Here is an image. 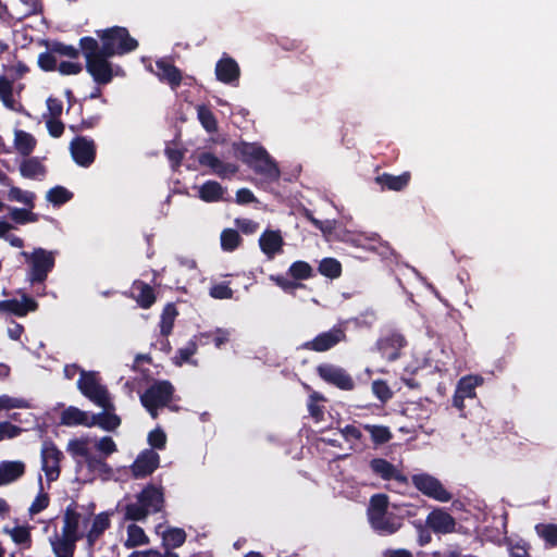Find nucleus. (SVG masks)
I'll return each mask as SVG.
<instances>
[{"label":"nucleus","instance_id":"nucleus-49","mask_svg":"<svg viewBox=\"0 0 557 557\" xmlns=\"http://www.w3.org/2000/svg\"><path fill=\"white\" fill-rule=\"evenodd\" d=\"M12 537V541L17 545H27V547L32 544V534L30 529L24 525L14 527L12 530L8 531Z\"/></svg>","mask_w":557,"mask_h":557},{"label":"nucleus","instance_id":"nucleus-37","mask_svg":"<svg viewBox=\"0 0 557 557\" xmlns=\"http://www.w3.org/2000/svg\"><path fill=\"white\" fill-rule=\"evenodd\" d=\"M20 173L25 178H35L39 175H45L46 168L38 158H28L22 161Z\"/></svg>","mask_w":557,"mask_h":557},{"label":"nucleus","instance_id":"nucleus-35","mask_svg":"<svg viewBox=\"0 0 557 557\" xmlns=\"http://www.w3.org/2000/svg\"><path fill=\"white\" fill-rule=\"evenodd\" d=\"M186 532L182 528H169L162 533V546L164 548L181 547L186 541Z\"/></svg>","mask_w":557,"mask_h":557},{"label":"nucleus","instance_id":"nucleus-6","mask_svg":"<svg viewBox=\"0 0 557 557\" xmlns=\"http://www.w3.org/2000/svg\"><path fill=\"white\" fill-rule=\"evenodd\" d=\"M77 387L85 397L103 408V410L114 409L108 389L99 383L96 372L82 370Z\"/></svg>","mask_w":557,"mask_h":557},{"label":"nucleus","instance_id":"nucleus-11","mask_svg":"<svg viewBox=\"0 0 557 557\" xmlns=\"http://www.w3.org/2000/svg\"><path fill=\"white\" fill-rule=\"evenodd\" d=\"M174 387L170 381H157L140 395V403L150 407H165L173 398Z\"/></svg>","mask_w":557,"mask_h":557},{"label":"nucleus","instance_id":"nucleus-51","mask_svg":"<svg viewBox=\"0 0 557 557\" xmlns=\"http://www.w3.org/2000/svg\"><path fill=\"white\" fill-rule=\"evenodd\" d=\"M372 393L383 404L393 397V392L384 380H374L372 382Z\"/></svg>","mask_w":557,"mask_h":557},{"label":"nucleus","instance_id":"nucleus-56","mask_svg":"<svg viewBox=\"0 0 557 557\" xmlns=\"http://www.w3.org/2000/svg\"><path fill=\"white\" fill-rule=\"evenodd\" d=\"M87 467L92 471H100L106 474H110L112 472L111 467L102 459L97 456L90 455L86 459Z\"/></svg>","mask_w":557,"mask_h":557},{"label":"nucleus","instance_id":"nucleus-25","mask_svg":"<svg viewBox=\"0 0 557 557\" xmlns=\"http://www.w3.org/2000/svg\"><path fill=\"white\" fill-rule=\"evenodd\" d=\"M132 295L140 308L148 309L156 302L153 288L146 282L136 280L132 285Z\"/></svg>","mask_w":557,"mask_h":557},{"label":"nucleus","instance_id":"nucleus-55","mask_svg":"<svg viewBox=\"0 0 557 557\" xmlns=\"http://www.w3.org/2000/svg\"><path fill=\"white\" fill-rule=\"evenodd\" d=\"M38 66L45 72L55 71L58 63L54 53L50 50L40 53L38 57Z\"/></svg>","mask_w":557,"mask_h":557},{"label":"nucleus","instance_id":"nucleus-16","mask_svg":"<svg viewBox=\"0 0 557 557\" xmlns=\"http://www.w3.org/2000/svg\"><path fill=\"white\" fill-rule=\"evenodd\" d=\"M38 302L30 296L23 294L22 299L0 300V312L10 313L18 318L27 315L38 309Z\"/></svg>","mask_w":557,"mask_h":557},{"label":"nucleus","instance_id":"nucleus-4","mask_svg":"<svg viewBox=\"0 0 557 557\" xmlns=\"http://www.w3.org/2000/svg\"><path fill=\"white\" fill-rule=\"evenodd\" d=\"M96 34L101 41L99 50L104 55H124L138 48V41L129 35L126 27L112 26L96 30Z\"/></svg>","mask_w":557,"mask_h":557},{"label":"nucleus","instance_id":"nucleus-12","mask_svg":"<svg viewBox=\"0 0 557 557\" xmlns=\"http://www.w3.org/2000/svg\"><path fill=\"white\" fill-rule=\"evenodd\" d=\"M70 151L75 163L83 168L90 166L96 159L94 140L84 136H77L71 141Z\"/></svg>","mask_w":557,"mask_h":557},{"label":"nucleus","instance_id":"nucleus-62","mask_svg":"<svg viewBox=\"0 0 557 557\" xmlns=\"http://www.w3.org/2000/svg\"><path fill=\"white\" fill-rule=\"evenodd\" d=\"M392 510L394 511L395 516L399 518V522L401 523L406 517L416 515L414 507L410 504H392Z\"/></svg>","mask_w":557,"mask_h":557},{"label":"nucleus","instance_id":"nucleus-43","mask_svg":"<svg viewBox=\"0 0 557 557\" xmlns=\"http://www.w3.org/2000/svg\"><path fill=\"white\" fill-rule=\"evenodd\" d=\"M36 195L32 191H26L21 189L20 187L12 186L8 191V199L10 201L22 202L27 206L29 209L35 207Z\"/></svg>","mask_w":557,"mask_h":557},{"label":"nucleus","instance_id":"nucleus-17","mask_svg":"<svg viewBox=\"0 0 557 557\" xmlns=\"http://www.w3.org/2000/svg\"><path fill=\"white\" fill-rule=\"evenodd\" d=\"M216 79L223 84L236 86L240 77V69L235 59L222 57L215 64Z\"/></svg>","mask_w":557,"mask_h":557},{"label":"nucleus","instance_id":"nucleus-58","mask_svg":"<svg viewBox=\"0 0 557 557\" xmlns=\"http://www.w3.org/2000/svg\"><path fill=\"white\" fill-rule=\"evenodd\" d=\"M210 296L215 299H230L233 297V290L226 283H219L210 288Z\"/></svg>","mask_w":557,"mask_h":557},{"label":"nucleus","instance_id":"nucleus-61","mask_svg":"<svg viewBox=\"0 0 557 557\" xmlns=\"http://www.w3.org/2000/svg\"><path fill=\"white\" fill-rule=\"evenodd\" d=\"M69 449L73 455L83 457L85 460L91 455L87 447V443L81 440L72 441L69 444Z\"/></svg>","mask_w":557,"mask_h":557},{"label":"nucleus","instance_id":"nucleus-21","mask_svg":"<svg viewBox=\"0 0 557 557\" xmlns=\"http://www.w3.org/2000/svg\"><path fill=\"white\" fill-rule=\"evenodd\" d=\"M156 74L161 82L168 83L172 89L181 86L183 79L182 71L172 62L161 59L156 62Z\"/></svg>","mask_w":557,"mask_h":557},{"label":"nucleus","instance_id":"nucleus-52","mask_svg":"<svg viewBox=\"0 0 557 557\" xmlns=\"http://www.w3.org/2000/svg\"><path fill=\"white\" fill-rule=\"evenodd\" d=\"M323 399V396L317 392L309 397L308 411L315 421H321L324 418L323 407L319 405V401Z\"/></svg>","mask_w":557,"mask_h":557},{"label":"nucleus","instance_id":"nucleus-30","mask_svg":"<svg viewBox=\"0 0 557 557\" xmlns=\"http://www.w3.org/2000/svg\"><path fill=\"white\" fill-rule=\"evenodd\" d=\"M76 503L72 502L64 512V524L62 528L63 535L78 536V525L81 515L76 511Z\"/></svg>","mask_w":557,"mask_h":557},{"label":"nucleus","instance_id":"nucleus-33","mask_svg":"<svg viewBox=\"0 0 557 557\" xmlns=\"http://www.w3.org/2000/svg\"><path fill=\"white\" fill-rule=\"evenodd\" d=\"M35 137L22 129L15 131L14 146L18 153L23 157H28L36 147Z\"/></svg>","mask_w":557,"mask_h":557},{"label":"nucleus","instance_id":"nucleus-41","mask_svg":"<svg viewBox=\"0 0 557 557\" xmlns=\"http://www.w3.org/2000/svg\"><path fill=\"white\" fill-rule=\"evenodd\" d=\"M197 116H198L200 124L208 133H214L218 131L216 117L209 107H207L205 104L198 106L197 107Z\"/></svg>","mask_w":557,"mask_h":557},{"label":"nucleus","instance_id":"nucleus-2","mask_svg":"<svg viewBox=\"0 0 557 557\" xmlns=\"http://www.w3.org/2000/svg\"><path fill=\"white\" fill-rule=\"evenodd\" d=\"M79 49L86 60V71L97 85H108L114 77L112 63L109 61L112 55H104L99 50V42L90 36L79 39Z\"/></svg>","mask_w":557,"mask_h":557},{"label":"nucleus","instance_id":"nucleus-60","mask_svg":"<svg viewBox=\"0 0 557 557\" xmlns=\"http://www.w3.org/2000/svg\"><path fill=\"white\" fill-rule=\"evenodd\" d=\"M271 280L284 292H290L302 286V284L297 283L294 278L289 280L284 275L271 276Z\"/></svg>","mask_w":557,"mask_h":557},{"label":"nucleus","instance_id":"nucleus-57","mask_svg":"<svg viewBox=\"0 0 557 557\" xmlns=\"http://www.w3.org/2000/svg\"><path fill=\"white\" fill-rule=\"evenodd\" d=\"M22 433V428L9 421L0 422V442L5 438H14Z\"/></svg>","mask_w":557,"mask_h":557},{"label":"nucleus","instance_id":"nucleus-1","mask_svg":"<svg viewBox=\"0 0 557 557\" xmlns=\"http://www.w3.org/2000/svg\"><path fill=\"white\" fill-rule=\"evenodd\" d=\"M233 151L235 156L256 174L271 182H275L280 178L281 171L276 162L259 143H233Z\"/></svg>","mask_w":557,"mask_h":557},{"label":"nucleus","instance_id":"nucleus-26","mask_svg":"<svg viewBox=\"0 0 557 557\" xmlns=\"http://www.w3.org/2000/svg\"><path fill=\"white\" fill-rule=\"evenodd\" d=\"M226 188L216 181H206L198 189V197L205 202L230 201L224 198Z\"/></svg>","mask_w":557,"mask_h":557},{"label":"nucleus","instance_id":"nucleus-8","mask_svg":"<svg viewBox=\"0 0 557 557\" xmlns=\"http://www.w3.org/2000/svg\"><path fill=\"white\" fill-rule=\"evenodd\" d=\"M347 338L345 329L341 325H334L331 330L318 334L311 341H307L301 344L300 348L304 350H310L315 352H324Z\"/></svg>","mask_w":557,"mask_h":557},{"label":"nucleus","instance_id":"nucleus-9","mask_svg":"<svg viewBox=\"0 0 557 557\" xmlns=\"http://www.w3.org/2000/svg\"><path fill=\"white\" fill-rule=\"evenodd\" d=\"M414 487L425 496L435 500L446 503L453 495L443 486L441 481L428 473L414 474L411 478Z\"/></svg>","mask_w":557,"mask_h":557},{"label":"nucleus","instance_id":"nucleus-13","mask_svg":"<svg viewBox=\"0 0 557 557\" xmlns=\"http://www.w3.org/2000/svg\"><path fill=\"white\" fill-rule=\"evenodd\" d=\"M62 451L53 443H45L41 449L42 470L47 480L52 482L58 480L61 469L60 461Z\"/></svg>","mask_w":557,"mask_h":557},{"label":"nucleus","instance_id":"nucleus-38","mask_svg":"<svg viewBox=\"0 0 557 557\" xmlns=\"http://www.w3.org/2000/svg\"><path fill=\"white\" fill-rule=\"evenodd\" d=\"M147 544H149V537L144 529L135 523L129 524L127 527V540L124 543L125 547L133 548Z\"/></svg>","mask_w":557,"mask_h":557},{"label":"nucleus","instance_id":"nucleus-50","mask_svg":"<svg viewBox=\"0 0 557 557\" xmlns=\"http://www.w3.org/2000/svg\"><path fill=\"white\" fill-rule=\"evenodd\" d=\"M48 50L60 55L69 57L71 59H77L79 55V49L71 45H65L61 41H52L48 45Z\"/></svg>","mask_w":557,"mask_h":557},{"label":"nucleus","instance_id":"nucleus-18","mask_svg":"<svg viewBox=\"0 0 557 557\" xmlns=\"http://www.w3.org/2000/svg\"><path fill=\"white\" fill-rule=\"evenodd\" d=\"M369 467L372 473L384 481H396L407 484V476L400 472L392 462L384 458H373L370 460Z\"/></svg>","mask_w":557,"mask_h":557},{"label":"nucleus","instance_id":"nucleus-28","mask_svg":"<svg viewBox=\"0 0 557 557\" xmlns=\"http://www.w3.org/2000/svg\"><path fill=\"white\" fill-rule=\"evenodd\" d=\"M60 423L67 426L84 425L90 428V417L86 411H83L77 407L70 406L62 411Z\"/></svg>","mask_w":557,"mask_h":557},{"label":"nucleus","instance_id":"nucleus-27","mask_svg":"<svg viewBox=\"0 0 557 557\" xmlns=\"http://www.w3.org/2000/svg\"><path fill=\"white\" fill-rule=\"evenodd\" d=\"M112 512L102 511L95 516L90 530L86 537L89 545H94L96 541L111 527L110 517Z\"/></svg>","mask_w":557,"mask_h":557},{"label":"nucleus","instance_id":"nucleus-3","mask_svg":"<svg viewBox=\"0 0 557 557\" xmlns=\"http://www.w3.org/2000/svg\"><path fill=\"white\" fill-rule=\"evenodd\" d=\"M367 515L372 529L379 534H394L401 528V522L392 510L386 494L379 493L371 496Z\"/></svg>","mask_w":557,"mask_h":557},{"label":"nucleus","instance_id":"nucleus-63","mask_svg":"<svg viewBox=\"0 0 557 557\" xmlns=\"http://www.w3.org/2000/svg\"><path fill=\"white\" fill-rule=\"evenodd\" d=\"M47 129L49 135L53 138H59L62 136L64 132V124L60 119L50 117L46 122Z\"/></svg>","mask_w":557,"mask_h":557},{"label":"nucleus","instance_id":"nucleus-29","mask_svg":"<svg viewBox=\"0 0 557 557\" xmlns=\"http://www.w3.org/2000/svg\"><path fill=\"white\" fill-rule=\"evenodd\" d=\"M89 425H98L104 431L112 432L121 425V418L115 413L109 412V410H104L103 412L92 414Z\"/></svg>","mask_w":557,"mask_h":557},{"label":"nucleus","instance_id":"nucleus-64","mask_svg":"<svg viewBox=\"0 0 557 557\" xmlns=\"http://www.w3.org/2000/svg\"><path fill=\"white\" fill-rule=\"evenodd\" d=\"M97 449L104 454L106 456H109L117 450L115 442L110 436H103L98 443H97Z\"/></svg>","mask_w":557,"mask_h":557},{"label":"nucleus","instance_id":"nucleus-34","mask_svg":"<svg viewBox=\"0 0 557 557\" xmlns=\"http://www.w3.org/2000/svg\"><path fill=\"white\" fill-rule=\"evenodd\" d=\"M371 436V441L375 446L388 443L393 438V433L386 425L363 424L362 426Z\"/></svg>","mask_w":557,"mask_h":557},{"label":"nucleus","instance_id":"nucleus-24","mask_svg":"<svg viewBox=\"0 0 557 557\" xmlns=\"http://www.w3.org/2000/svg\"><path fill=\"white\" fill-rule=\"evenodd\" d=\"M411 180L409 172H404L400 175H393L383 173L374 178V182L381 187L382 190L401 191L404 190Z\"/></svg>","mask_w":557,"mask_h":557},{"label":"nucleus","instance_id":"nucleus-15","mask_svg":"<svg viewBox=\"0 0 557 557\" xmlns=\"http://www.w3.org/2000/svg\"><path fill=\"white\" fill-rule=\"evenodd\" d=\"M198 163L203 168H209L212 173L221 178L228 177L237 173L238 168L233 163H226L220 160L214 153L202 151L197 156Z\"/></svg>","mask_w":557,"mask_h":557},{"label":"nucleus","instance_id":"nucleus-31","mask_svg":"<svg viewBox=\"0 0 557 557\" xmlns=\"http://www.w3.org/2000/svg\"><path fill=\"white\" fill-rule=\"evenodd\" d=\"M79 536L63 535L51 542L52 550L55 557H73L76 548V541Z\"/></svg>","mask_w":557,"mask_h":557},{"label":"nucleus","instance_id":"nucleus-42","mask_svg":"<svg viewBox=\"0 0 557 557\" xmlns=\"http://www.w3.org/2000/svg\"><path fill=\"white\" fill-rule=\"evenodd\" d=\"M46 198L53 206L59 207L70 201L73 198V193L58 185L48 190Z\"/></svg>","mask_w":557,"mask_h":557},{"label":"nucleus","instance_id":"nucleus-45","mask_svg":"<svg viewBox=\"0 0 557 557\" xmlns=\"http://www.w3.org/2000/svg\"><path fill=\"white\" fill-rule=\"evenodd\" d=\"M10 218L13 222L20 225L35 223L38 221V214L32 212V209L25 208H10Z\"/></svg>","mask_w":557,"mask_h":557},{"label":"nucleus","instance_id":"nucleus-20","mask_svg":"<svg viewBox=\"0 0 557 557\" xmlns=\"http://www.w3.org/2000/svg\"><path fill=\"white\" fill-rule=\"evenodd\" d=\"M426 524L435 533L447 534L454 532L456 521L450 513L442 509H434L428 515Z\"/></svg>","mask_w":557,"mask_h":557},{"label":"nucleus","instance_id":"nucleus-5","mask_svg":"<svg viewBox=\"0 0 557 557\" xmlns=\"http://www.w3.org/2000/svg\"><path fill=\"white\" fill-rule=\"evenodd\" d=\"M20 255L29 264L28 280L32 284L44 283L54 268V255L41 247L35 248L32 252L23 250Z\"/></svg>","mask_w":557,"mask_h":557},{"label":"nucleus","instance_id":"nucleus-54","mask_svg":"<svg viewBox=\"0 0 557 557\" xmlns=\"http://www.w3.org/2000/svg\"><path fill=\"white\" fill-rule=\"evenodd\" d=\"M199 337L212 338V343L216 348H221L230 341V333L224 329H216L214 332L200 333Z\"/></svg>","mask_w":557,"mask_h":557},{"label":"nucleus","instance_id":"nucleus-23","mask_svg":"<svg viewBox=\"0 0 557 557\" xmlns=\"http://www.w3.org/2000/svg\"><path fill=\"white\" fill-rule=\"evenodd\" d=\"M283 245L284 240L280 231L267 230L259 238L260 249L269 259L281 252Z\"/></svg>","mask_w":557,"mask_h":557},{"label":"nucleus","instance_id":"nucleus-40","mask_svg":"<svg viewBox=\"0 0 557 557\" xmlns=\"http://www.w3.org/2000/svg\"><path fill=\"white\" fill-rule=\"evenodd\" d=\"M288 275L297 282L313 277L314 272L313 268L308 262L298 260L293 262L288 268Z\"/></svg>","mask_w":557,"mask_h":557},{"label":"nucleus","instance_id":"nucleus-44","mask_svg":"<svg viewBox=\"0 0 557 557\" xmlns=\"http://www.w3.org/2000/svg\"><path fill=\"white\" fill-rule=\"evenodd\" d=\"M242 243L239 233L234 228H225L221 233V247L224 251H234Z\"/></svg>","mask_w":557,"mask_h":557},{"label":"nucleus","instance_id":"nucleus-19","mask_svg":"<svg viewBox=\"0 0 557 557\" xmlns=\"http://www.w3.org/2000/svg\"><path fill=\"white\" fill-rule=\"evenodd\" d=\"M137 500L149 510V513L160 512L164 505V495L161 487L153 484L145 486L136 496Z\"/></svg>","mask_w":557,"mask_h":557},{"label":"nucleus","instance_id":"nucleus-32","mask_svg":"<svg viewBox=\"0 0 557 557\" xmlns=\"http://www.w3.org/2000/svg\"><path fill=\"white\" fill-rule=\"evenodd\" d=\"M177 315L178 311L173 302H169L164 306L159 323L160 333L163 337H168L172 333L174 322Z\"/></svg>","mask_w":557,"mask_h":557},{"label":"nucleus","instance_id":"nucleus-53","mask_svg":"<svg viewBox=\"0 0 557 557\" xmlns=\"http://www.w3.org/2000/svg\"><path fill=\"white\" fill-rule=\"evenodd\" d=\"M148 444L153 449H164L166 445V434L161 428H157L149 432Z\"/></svg>","mask_w":557,"mask_h":557},{"label":"nucleus","instance_id":"nucleus-46","mask_svg":"<svg viewBox=\"0 0 557 557\" xmlns=\"http://www.w3.org/2000/svg\"><path fill=\"white\" fill-rule=\"evenodd\" d=\"M196 337L191 338L187 345L183 348H180L176 351V355L173 358V362L175 366L181 367L185 362H189L190 358L197 352L198 345L196 342Z\"/></svg>","mask_w":557,"mask_h":557},{"label":"nucleus","instance_id":"nucleus-48","mask_svg":"<svg viewBox=\"0 0 557 557\" xmlns=\"http://www.w3.org/2000/svg\"><path fill=\"white\" fill-rule=\"evenodd\" d=\"M536 531L545 543L550 547L557 546V525L553 523L537 524Z\"/></svg>","mask_w":557,"mask_h":557},{"label":"nucleus","instance_id":"nucleus-47","mask_svg":"<svg viewBox=\"0 0 557 557\" xmlns=\"http://www.w3.org/2000/svg\"><path fill=\"white\" fill-rule=\"evenodd\" d=\"M149 516V510L146 509L141 503L127 504L124 508L125 520L143 521Z\"/></svg>","mask_w":557,"mask_h":557},{"label":"nucleus","instance_id":"nucleus-59","mask_svg":"<svg viewBox=\"0 0 557 557\" xmlns=\"http://www.w3.org/2000/svg\"><path fill=\"white\" fill-rule=\"evenodd\" d=\"M49 495L40 492L29 507L30 515H36L45 510L49 506Z\"/></svg>","mask_w":557,"mask_h":557},{"label":"nucleus","instance_id":"nucleus-22","mask_svg":"<svg viewBox=\"0 0 557 557\" xmlns=\"http://www.w3.org/2000/svg\"><path fill=\"white\" fill-rule=\"evenodd\" d=\"M26 466L21 460H4L0 462V486L8 485L21 479Z\"/></svg>","mask_w":557,"mask_h":557},{"label":"nucleus","instance_id":"nucleus-36","mask_svg":"<svg viewBox=\"0 0 557 557\" xmlns=\"http://www.w3.org/2000/svg\"><path fill=\"white\" fill-rule=\"evenodd\" d=\"M318 271L321 275L330 278L335 280L338 278L342 275L343 267L342 263L335 259V258H323L319 265Z\"/></svg>","mask_w":557,"mask_h":557},{"label":"nucleus","instance_id":"nucleus-7","mask_svg":"<svg viewBox=\"0 0 557 557\" xmlns=\"http://www.w3.org/2000/svg\"><path fill=\"white\" fill-rule=\"evenodd\" d=\"M408 345L406 336L396 329H389L383 333L376 341L375 347L381 357L387 362L398 360L403 355V349Z\"/></svg>","mask_w":557,"mask_h":557},{"label":"nucleus","instance_id":"nucleus-14","mask_svg":"<svg viewBox=\"0 0 557 557\" xmlns=\"http://www.w3.org/2000/svg\"><path fill=\"white\" fill-rule=\"evenodd\" d=\"M160 465V456L152 449L141 451L132 465L135 479H143L153 473Z\"/></svg>","mask_w":557,"mask_h":557},{"label":"nucleus","instance_id":"nucleus-39","mask_svg":"<svg viewBox=\"0 0 557 557\" xmlns=\"http://www.w3.org/2000/svg\"><path fill=\"white\" fill-rule=\"evenodd\" d=\"M482 383L480 376L468 375L459 380L456 389L457 393L466 396L467 398H474L476 396L475 388Z\"/></svg>","mask_w":557,"mask_h":557},{"label":"nucleus","instance_id":"nucleus-10","mask_svg":"<svg viewBox=\"0 0 557 557\" xmlns=\"http://www.w3.org/2000/svg\"><path fill=\"white\" fill-rule=\"evenodd\" d=\"M317 373L325 383L342 391H352L355 388L354 379L341 367L332 363H321L317 367Z\"/></svg>","mask_w":557,"mask_h":557}]
</instances>
